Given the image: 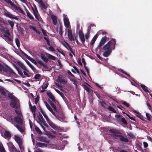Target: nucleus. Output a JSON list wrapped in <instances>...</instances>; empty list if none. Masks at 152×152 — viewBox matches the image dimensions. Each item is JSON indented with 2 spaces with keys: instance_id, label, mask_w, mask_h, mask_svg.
Masks as SVG:
<instances>
[{
  "instance_id": "obj_7",
  "label": "nucleus",
  "mask_w": 152,
  "mask_h": 152,
  "mask_svg": "<svg viewBox=\"0 0 152 152\" xmlns=\"http://www.w3.org/2000/svg\"><path fill=\"white\" fill-rule=\"evenodd\" d=\"M107 40V37L105 36L103 37L99 43V45L97 47L98 49L101 50L102 49V46L105 43Z\"/></svg>"
},
{
  "instance_id": "obj_40",
  "label": "nucleus",
  "mask_w": 152,
  "mask_h": 152,
  "mask_svg": "<svg viewBox=\"0 0 152 152\" xmlns=\"http://www.w3.org/2000/svg\"><path fill=\"white\" fill-rule=\"evenodd\" d=\"M26 63L29 66V67L31 69L34 71L35 70V68L34 67V66L32 65L30 63V62L28 61V60H26Z\"/></svg>"
},
{
  "instance_id": "obj_60",
  "label": "nucleus",
  "mask_w": 152,
  "mask_h": 152,
  "mask_svg": "<svg viewBox=\"0 0 152 152\" xmlns=\"http://www.w3.org/2000/svg\"><path fill=\"white\" fill-rule=\"evenodd\" d=\"M68 47L69 48V50L70 51V52H71V53H72L73 54V55L75 56V53L74 51H73L72 48L69 45Z\"/></svg>"
},
{
  "instance_id": "obj_10",
  "label": "nucleus",
  "mask_w": 152,
  "mask_h": 152,
  "mask_svg": "<svg viewBox=\"0 0 152 152\" xmlns=\"http://www.w3.org/2000/svg\"><path fill=\"white\" fill-rule=\"evenodd\" d=\"M32 9L36 18L39 20V14L37 7L35 5H34V8L32 7Z\"/></svg>"
},
{
  "instance_id": "obj_42",
  "label": "nucleus",
  "mask_w": 152,
  "mask_h": 152,
  "mask_svg": "<svg viewBox=\"0 0 152 152\" xmlns=\"http://www.w3.org/2000/svg\"><path fill=\"white\" fill-rule=\"evenodd\" d=\"M38 119L40 122H41L45 120L42 115L41 114H39V116L38 117Z\"/></svg>"
},
{
  "instance_id": "obj_5",
  "label": "nucleus",
  "mask_w": 152,
  "mask_h": 152,
  "mask_svg": "<svg viewBox=\"0 0 152 152\" xmlns=\"http://www.w3.org/2000/svg\"><path fill=\"white\" fill-rule=\"evenodd\" d=\"M29 60L36 65H37V64H38L42 66L45 69L48 68L46 64L44 63L42 61L39 60V59H37L36 61L32 58L30 59H29Z\"/></svg>"
},
{
  "instance_id": "obj_38",
  "label": "nucleus",
  "mask_w": 152,
  "mask_h": 152,
  "mask_svg": "<svg viewBox=\"0 0 152 152\" xmlns=\"http://www.w3.org/2000/svg\"><path fill=\"white\" fill-rule=\"evenodd\" d=\"M41 58L46 63H47L48 61V58L42 54H41Z\"/></svg>"
},
{
  "instance_id": "obj_43",
  "label": "nucleus",
  "mask_w": 152,
  "mask_h": 152,
  "mask_svg": "<svg viewBox=\"0 0 152 152\" xmlns=\"http://www.w3.org/2000/svg\"><path fill=\"white\" fill-rule=\"evenodd\" d=\"M26 12L27 13V17L31 19H34V17L28 11H27Z\"/></svg>"
},
{
  "instance_id": "obj_47",
  "label": "nucleus",
  "mask_w": 152,
  "mask_h": 152,
  "mask_svg": "<svg viewBox=\"0 0 152 152\" xmlns=\"http://www.w3.org/2000/svg\"><path fill=\"white\" fill-rule=\"evenodd\" d=\"M121 121L124 124H125L126 125H127L128 123L126 121V119L124 117H123L121 118Z\"/></svg>"
},
{
  "instance_id": "obj_46",
  "label": "nucleus",
  "mask_w": 152,
  "mask_h": 152,
  "mask_svg": "<svg viewBox=\"0 0 152 152\" xmlns=\"http://www.w3.org/2000/svg\"><path fill=\"white\" fill-rule=\"evenodd\" d=\"M30 110L32 113H34L36 112V106L34 105L31 108H30Z\"/></svg>"
},
{
  "instance_id": "obj_48",
  "label": "nucleus",
  "mask_w": 152,
  "mask_h": 152,
  "mask_svg": "<svg viewBox=\"0 0 152 152\" xmlns=\"http://www.w3.org/2000/svg\"><path fill=\"white\" fill-rule=\"evenodd\" d=\"M56 91L58 94L62 97H63L64 96V94L63 93L61 92L58 90L57 89H55Z\"/></svg>"
},
{
  "instance_id": "obj_35",
  "label": "nucleus",
  "mask_w": 152,
  "mask_h": 152,
  "mask_svg": "<svg viewBox=\"0 0 152 152\" xmlns=\"http://www.w3.org/2000/svg\"><path fill=\"white\" fill-rule=\"evenodd\" d=\"M136 116L143 121H146L145 119V118L143 117V116L139 113L137 115H136Z\"/></svg>"
},
{
  "instance_id": "obj_57",
  "label": "nucleus",
  "mask_w": 152,
  "mask_h": 152,
  "mask_svg": "<svg viewBox=\"0 0 152 152\" xmlns=\"http://www.w3.org/2000/svg\"><path fill=\"white\" fill-rule=\"evenodd\" d=\"M34 100L35 103L36 104H37L39 100V96H37V97L35 98Z\"/></svg>"
},
{
  "instance_id": "obj_58",
  "label": "nucleus",
  "mask_w": 152,
  "mask_h": 152,
  "mask_svg": "<svg viewBox=\"0 0 152 152\" xmlns=\"http://www.w3.org/2000/svg\"><path fill=\"white\" fill-rule=\"evenodd\" d=\"M122 103L125 106L127 107H128L129 106V104L126 102L123 101L122 102Z\"/></svg>"
},
{
  "instance_id": "obj_29",
  "label": "nucleus",
  "mask_w": 152,
  "mask_h": 152,
  "mask_svg": "<svg viewBox=\"0 0 152 152\" xmlns=\"http://www.w3.org/2000/svg\"><path fill=\"white\" fill-rule=\"evenodd\" d=\"M13 117L11 113H9L7 117V120L8 121L11 122L13 120Z\"/></svg>"
},
{
  "instance_id": "obj_37",
  "label": "nucleus",
  "mask_w": 152,
  "mask_h": 152,
  "mask_svg": "<svg viewBox=\"0 0 152 152\" xmlns=\"http://www.w3.org/2000/svg\"><path fill=\"white\" fill-rule=\"evenodd\" d=\"M107 109L110 111H111L114 113H117L116 111L112 106H109L107 107Z\"/></svg>"
},
{
  "instance_id": "obj_15",
  "label": "nucleus",
  "mask_w": 152,
  "mask_h": 152,
  "mask_svg": "<svg viewBox=\"0 0 152 152\" xmlns=\"http://www.w3.org/2000/svg\"><path fill=\"white\" fill-rule=\"evenodd\" d=\"M11 7L12 8H13L15 10L17 11L19 10V12L22 13L23 15H25V12L20 8V7L16 6L14 4H13Z\"/></svg>"
},
{
  "instance_id": "obj_17",
  "label": "nucleus",
  "mask_w": 152,
  "mask_h": 152,
  "mask_svg": "<svg viewBox=\"0 0 152 152\" xmlns=\"http://www.w3.org/2000/svg\"><path fill=\"white\" fill-rule=\"evenodd\" d=\"M39 4L40 7L42 10H46L47 8V6L46 5L43 3L42 0H39Z\"/></svg>"
},
{
  "instance_id": "obj_24",
  "label": "nucleus",
  "mask_w": 152,
  "mask_h": 152,
  "mask_svg": "<svg viewBox=\"0 0 152 152\" xmlns=\"http://www.w3.org/2000/svg\"><path fill=\"white\" fill-rule=\"evenodd\" d=\"M51 18L52 20L53 24L56 25L57 22L56 16L52 15H51Z\"/></svg>"
},
{
  "instance_id": "obj_33",
  "label": "nucleus",
  "mask_w": 152,
  "mask_h": 152,
  "mask_svg": "<svg viewBox=\"0 0 152 152\" xmlns=\"http://www.w3.org/2000/svg\"><path fill=\"white\" fill-rule=\"evenodd\" d=\"M140 86L141 87L142 89L146 92H149V91L148 90V87H147L145 85L142 84H140Z\"/></svg>"
},
{
  "instance_id": "obj_36",
  "label": "nucleus",
  "mask_w": 152,
  "mask_h": 152,
  "mask_svg": "<svg viewBox=\"0 0 152 152\" xmlns=\"http://www.w3.org/2000/svg\"><path fill=\"white\" fill-rule=\"evenodd\" d=\"M15 126L21 132L23 133L24 132V130L21 126H19L18 124H16Z\"/></svg>"
},
{
  "instance_id": "obj_44",
  "label": "nucleus",
  "mask_w": 152,
  "mask_h": 152,
  "mask_svg": "<svg viewBox=\"0 0 152 152\" xmlns=\"http://www.w3.org/2000/svg\"><path fill=\"white\" fill-rule=\"evenodd\" d=\"M83 88L84 89L86 90L87 92H88V93L90 92V88L87 86L83 85Z\"/></svg>"
},
{
  "instance_id": "obj_31",
  "label": "nucleus",
  "mask_w": 152,
  "mask_h": 152,
  "mask_svg": "<svg viewBox=\"0 0 152 152\" xmlns=\"http://www.w3.org/2000/svg\"><path fill=\"white\" fill-rule=\"evenodd\" d=\"M40 111L41 113L42 114L44 117L46 119L47 122H48V121H49V120H50L49 119V118H48V116L41 109H40Z\"/></svg>"
},
{
  "instance_id": "obj_8",
  "label": "nucleus",
  "mask_w": 152,
  "mask_h": 152,
  "mask_svg": "<svg viewBox=\"0 0 152 152\" xmlns=\"http://www.w3.org/2000/svg\"><path fill=\"white\" fill-rule=\"evenodd\" d=\"M4 15L10 18L14 19L17 20H18L19 19V18L16 16H15L14 15L12 14L10 12L6 10L4 11Z\"/></svg>"
},
{
  "instance_id": "obj_16",
  "label": "nucleus",
  "mask_w": 152,
  "mask_h": 152,
  "mask_svg": "<svg viewBox=\"0 0 152 152\" xmlns=\"http://www.w3.org/2000/svg\"><path fill=\"white\" fill-rule=\"evenodd\" d=\"M47 122L49 125L53 129H57L58 128V126H56L54 123L52 122L50 120Z\"/></svg>"
},
{
  "instance_id": "obj_1",
  "label": "nucleus",
  "mask_w": 152,
  "mask_h": 152,
  "mask_svg": "<svg viewBox=\"0 0 152 152\" xmlns=\"http://www.w3.org/2000/svg\"><path fill=\"white\" fill-rule=\"evenodd\" d=\"M116 43L115 40L114 39H112L103 47V50L105 51L103 53L104 56L107 57L110 54L112 50L115 49Z\"/></svg>"
},
{
  "instance_id": "obj_34",
  "label": "nucleus",
  "mask_w": 152,
  "mask_h": 152,
  "mask_svg": "<svg viewBox=\"0 0 152 152\" xmlns=\"http://www.w3.org/2000/svg\"><path fill=\"white\" fill-rule=\"evenodd\" d=\"M82 63L84 64V68L86 70V72H87V73H89V70L87 67L86 66V63L85 61V60L84 58H83L82 59Z\"/></svg>"
},
{
  "instance_id": "obj_13",
  "label": "nucleus",
  "mask_w": 152,
  "mask_h": 152,
  "mask_svg": "<svg viewBox=\"0 0 152 152\" xmlns=\"http://www.w3.org/2000/svg\"><path fill=\"white\" fill-rule=\"evenodd\" d=\"M4 32L5 33L4 35V37L9 41H11V39L10 37V33L9 31L8 30H4Z\"/></svg>"
},
{
  "instance_id": "obj_22",
  "label": "nucleus",
  "mask_w": 152,
  "mask_h": 152,
  "mask_svg": "<svg viewBox=\"0 0 152 152\" xmlns=\"http://www.w3.org/2000/svg\"><path fill=\"white\" fill-rule=\"evenodd\" d=\"M79 37L81 40L83 44H84L85 42V39L84 35L82 31L79 32Z\"/></svg>"
},
{
  "instance_id": "obj_14",
  "label": "nucleus",
  "mask_w": 152,
  "mask_h": 152,
  "mask_svg": "<svg viewBox=\"0 0 152 152\" xmlns=\"http://www.w3.org/2000/svg\"><path fill=\"white\" fill-rule=\"evenodd\" d=\"M47 94L49 97V98L52 100L53 102L55 104H56V103H58V101L56 100L54 96L51 92H47Z\"/></svg>"
},
{
  "instance_id": "obj_64",
  "label": "nucleus",
  "mask_w": 152,
  "mask_h": 152,
  "mask_svg": "<svg viewBox=\"0 0 152 152\" xmlns=\"http://www.w3.org/2000/svg\"><path fill=\"white\" fill-rule=\"evenodd\" d=\"M46 127H48V124L46 123L45 120L41 122Z\"/></svg>"
},
{
  "instance_id": "obj_3",
  "label": "nucleus",
  "mask_w": 152,
  "mask_h": 152,
  "mask_svg": "<svg viewBox=\"0 0 152 152\" xmlns=\"http://www.w3.org/2000/svg\"><path fill=\"white\" fill-rule=\"evenodd\" d=\"M0 71H3L8 73L10 76H14L16 74L9 66L6 65L5 67L0 64Z\"/></svg>"
},
{
  "instance_id": "obj_27",
  "label": "nucleus",
  "mask_w": 152,
  "mask_h": 152,
  "mask_svg": "<svg viewBox=\"0 0 152 152\" xmlns=\"http://www.w3.org/2000/svg\"><path fill=\"white\" fill-rule=\"evenodd\" d=\"M18 65L23 70L26 71L28 72L27 69L26 68V67L24 66L23 64L20 62H18Z\"/></svg>"
},
{
  "instance_id": "obj_54",
  "label": "nucleus",
  "mask_w": 152,
  "mask_h": 152,
  "mask_svg": "<svg viewBox=\"0 0 152 152\" xmlns=\"http://www.w3.org/2000/svg\"><path fill=\"white\" fill-rule=\"evenodd\" d=\"M41 76L40 74H36L35 75L34 78L36 80L39 79L41 77Z\"/></svg>"
},
{
  "instance_id": "obj_56",
  "label": "nucleus",
  "mask_w": 152,
  "mask_h": 152,
  "mask_svg": "<svg viewBox=\"0 0 152 152\" xmlns=\"http://www.w3.org/2000/svg\"><path fill=\"white\" fill-rule=\"evenodd\" d=\"M145 115L147 120L149 121H150L151 120V115L149 113H146Z\"/></svg>"
},
{
  "instance_id": "obj_4",
  "label": "nucleus",
  "mask_w": 152,
  "mask_h": 152,
  "mask_svg": "<svg viewBox=\"0 0 152 152\" xmlns=\"http://www.w3.org/2000/svg\"><path fill=\"white\" fill-rule=\"evenodd\" d=\"M57 119L59 120H64L65 118V116L64 113L60 109H58L55 112V115H53Z\"/></svg>"
},
{
  "instance_id": "obj_6",
  "label": "nucleus",
  "mask_w": 152,
  "mask_h": 152,
  "mask_svg": "<svg viewBox=\"0 0 152 152\" xmlns=\"http://www.w3.org/2000/svg\"><path fill=\"white\" fill-rule=\"evenodd\" d=\"M109 132L113 134L116 137L120 138V139L122 136V134L116 129H110L109 130Z\"/></svg>"
},
{
  "instance_id": "obj_20",
  "label": "nucleus",
  "mask_w": 152,
  "mask_h": 152,
  "mask_svg": "<svg viewBox=\"0 0 152 152\" xmlns=\"http://www.w3.org/2000/svg\"><path fill=\"white\" fill-rule=\"evenodd\" d=\"M64 22L65 26L69 28L70 26L69 19L65 17L64 19Z\"/></svg>"
},
{
  "instance_id": "obj_2",
  "label": "nucleus",
  "mask_w": 152,
  "mask_h": 152,
  "mask_svg": "<svg viewBox=\"0 0 152 152\" xmlns=\"http://www.w3.org/2000/svg\"><path fill=\"white\" fill-rule=\"evenodd\" d=\"M8 96L11 101L10 104V106L12 108L17 109L18 107V105H17V102L18 101V99L14 95L10 93H9Z\"/></svg>"
},
{
  "instance_id": "obj_11",
  "label": "nucleus",
  "mask_w": 152,
  "mask_h": 152,
  "mask_svg": "<svg viewBox=\"0 0 152 152\" xmlns=\"http://www.w3.org/2000/svg\"><path fill=\"white\" fill-rule=\"evenodd\" d=\"M67 36L69 39L70 41H74V36L72 34V31L71 29H68Z\"/></svg>"
},
{
  "instance_id": "obj_32",
  "label": "nucleus",
  "mask_w": 152,
  "mask_h": 152,
  "mask_svg": "<svg viewBox=\"0 0 152 152\" xmlns=\"http://www.w3.org/2000/svg\"><path fill=\"white\" fill-rule=\"evenodd\" d=\"M49 103L50 104L51 106L55 112L58 109H57L56 107L54 104L50 100L49 101Z\"/></svg>"
},
{
  "instance_id": "obj_59",
  "label": "nucleus",
  "mask_w": 152,
  "mask_h": 152,
  "mask_svg": "<svg viewBox=\"0 0 152 152\" xmlns=\"http://www.w3.org/2000/svg\"><path fill=\"white\" fill-rule=\"evenodd\" d=\"M4 1L6 2L8 4H10L11 6L13 4L12 3V1L10 0H4Z\"/></svg>"
},
{
  "instance_id": "obj_30",
  "label": "nucleus",
  "mask_w": 152,
  "mask_h": 152,
  "mask_svg": "<svg viewBox=\"0 0 152 152\" xmlns=\"http://www.w3.org/2000/svg\"><path fill=\"white\" fill-rule=\"evenodd\" d=\"M15 140L16 142L18 144V145L21 144V143H22L20 138L19 137L17 136H15Z\"/></svg>"
},
{
  "instance_id": "obj_12",
  "label": "nucleus",
  "mask_w": 152,
  "mask_h": 152,
  "mask_svg": "<svg viewBox=\"0 0 152 152\" xmlns=\"http://www.w3.org/2000/svg\"><path fill=\"white\" fill-rule=\"evenodd\" d=\"M14 120L16 123L20 125H22L23 123V120L21 117L19 115L15 117Z\"/></svg>"
},
{
  "instance_id": "obj_55",
  "label": "nucleus",
  "mask_w": 152,
  "mask_h": 152,
  "mask_svg": "<svg viewBox=\"0 0 152 152\" xmlns=\"http://www.w3.org/2000/svg\"><path fill=\"white\" fill-rule=\"evenodd\" d=\"M15 43L18 47H19L20 45V42L18 38L15 39Z\"/></svg>"
},
{
  "instance_id": "obj_21",
  "label": "nucleus",
  "mask_w": 152,
  "mask_h": 152,
  "mask_svg": "<svg viewBox=\"0 0 152 152\" xmlns=\"http://www.w3.org/2000/svg\"><path fill=\"white\" fill-rule=\"evenodd\" d=\"M44 103L45 104L46 107L49 111H50L53 115H55V112L53 111L50 105L47 102L45 101L44 102Z\"/></svg>"
},
{
  "instance_id": "obj_23",
  "label": "nucleus",
  "mask_w": 152,
  "mask_h": 152,
  "mask_svg": "<svg viewBox=\"0 0 152 152\" xmlns=\"http://www.w3.org/2000/svg\"><path fill=\"white\" fill-rule=\"evenodd\" d=\"M9 148L11 152H17V149L13 144L10 145L9 146Z\"/></svg>"
},
{
  "instance_id": "obj_52",
  "label": "nucleus",
  "mask_w": 152,
  "mask_h": 152,
  "mask_svg": "<svg viewBox=\"0 0 152 152\" xmlns=\"http://www.w3.org/2000/svg\"><path fill=\"white\" fill-rule=\"evenodd\" d=\"M5 150L2 144L0 145V152H5Z\"/></svg>"
},
{
  "instance_id": "obj_25",
  "label": "nucleus",
  "mask_w": 152,
  "mask_h": 152,
  "mask_svg": "<svg viewBox=\"0 0 152 152\" xmlns=\"http://www.w3.org/2000/svg\"><path fill=\"white\" fill-rule=\"evenodd\" d=\"M120 140L122 142H129V139L126 137H125L122 135L120 139Z\"/></svg>"
},
{
  "instance_id": "obj_41",
  "label": "nucleus",
  "mask_w": 152,
  "mask_h": 152,
  "mask_svg": "<svg viewBox=\"0 0 152 152\" xmlns=\"http://www.w3.org/2000/svg\"><path fill=\"white\" fill-rule=\"evenodd\" d=\"M0 93L2 95L6 96V92L2 87H0Z\"/></svg>"
},
{
  "instance_id": "obj_9",
  "label": "nucleus",
  "mask_w": 152,
  "mask_h": 152,
  "mask_svg": "<svg viewBox=\"0 0 152 152\" xmlns=\"http://www.w3.org/2000/svg\"><path fill=\"white\" fill-rule=\"evenodd\" d=\"M4 15L10 18L14 19L17 20H18L19 19V18L16 16H15L14 15L12 14L10 12L6 10L4 11Z\"/></svg>"
},
{
  "instance_id": "obj_63",
  "label": "nucleus",
  "mask_w": 152,
  "mask_h": 152,
  "mask_svg": "<svg viewBox=\"0 0 152 152\" xmlns=\"http://www.w3.org/2000/svg\"><path fill=\"white\" fill-rule=\"evenodd\" d=\"M96 40L93 38L90 44L93 45L95 43Z\"/></svg>"
},
{
  "instance_id": "obj_49",
  "label": "nucleus",
  "mask_w": 152,
  "mask_h": 152,
  "mask_svg": "<svg viewBox=\"0 0 152 152\" xmlns=\"http://www.w3.org/2000/svg\"><path fill=\"white\" fill-rule=\"evenodd\" d=\"M61 43L66 48H67L66 46H68L69 45V44L65 41H62Z\"/></svg>"
},
{
  "instance_id": "obj_61",
  "label": "nucleus",
  "mask_w": 152,
  "mask_h": 152,
  "mask_svg": "<svg viewBox=\"0 0 152 152\" xmlns=\"http://www.w3.org/2000/svg\"><path fill=\"white\" fill-rule=\"evenodd\" d=\"M74 41L75 40L77 44H79V42L77 39V36H76L75 37H74Z\"/></svg>"
},
{
  "instance_id": "obj_18",
  "label": "nucleus",
  "mask_w": 152,
  "mask_h": 152,
  "mask_svg": "<svg viewBox=\"0 0 152 152\" xmlns=\"http://www.w3.org/2000/svg\"><path fill=\"white\" fill-rule=\"evenodd\" d=\"M38 139L39 141L41 142L47 143H49L50 142V140H49L47 139L45 137H38Z\"/></svg>"
},
{
  "instance_id": "obj_50",
  "label": "nucleus",
  "mask_w": 152,
  "mask_h": 152,
  "mask_svg": "<svg viewBox=\"0 0 152 152\" xmlns=\"http://www.w3.org/2000/svg\"><path fill=\"white\" fill-rule=\"evenodd\" d=\"M48 83H46L45 84H44L42 86L41 88L42 89H45L48 87Z\"/></svg>"
},
{
  "instance_id": "obj_45",
  "label": "nucleus",
  "mask_w": 152,
  "mask_h": 152,
  "mask_svg": "<svg viewBox=\"0 0 152 152\" xmlns=\"http://www.w3.org/2000/svg\"><path fill=\"white\" fill-rule=\"evenodd\" d=\"M8 22L9 23V24L10 25V26L12 29H13V27L14 26V22L10 20H8Z\"/></svg>"
},
{
  "instance_id": "obj_62",
  "label": "nucleus",
  "mask_w": 152,
  "mask_h": 152,
  "mask_svg": "<svg viewBox=\"0 0 152 152\" xmlns=\"http://www.w3.org/2000/svg\"><path fill=\"white\" fill-rule=\"evenodd\" d=\"M126 115L131 120H133L134 121H136L135 119L134 118V117L130 116L129 115H128L127 114H126Z\"/></svg>"
},
{
  "instance_id": "obj_39",
  "label": "nucleus",
  "mask_w": 152,
  "mask_h": 152,
  "mask_svg": "<svg viewBox=\"0 0 152 152\" xmlns=\"http://www.w3.org/2000/svg\"><path fill=\"white\" fill-rule=\"evenodd\" d=\"M47 56H48V58L50 59H52L53 60H56L55 57L51 55H50L48 53H47Z\"/></svg>"
},
{
  "instance_id": "obj_28",
  "label": "nucleus",
  "mask_w": 152,
  "mask_h": 152,
  "mask_svg": "<svg viewBox=\"0 0 152 152\" xmlns=\"http://www.w3.org/2000/svg\"><path fill=\"white\" fill-rule=\"evenodd\" d=\"M57 80L58 82L61 83L66 84L67 83V81L62 79L61 77L60 76H58V77Z\"/></svg>"
},
{
  "instance_id": "obj_51",
  "label": "nucleus",
  "mask_w": 152,
  "mask_h": 152,
  "mask_svg": "<svg viewBox=\"0 0 152 152\" xmlns=\"http://www.w3.org/2000/svg\"><path fill=\"white\" fill-rule=\"evenodd\" d=\"M35 130L38 134H41L42 133V132L38 127H36Z\"/></svg>"
},
{
  "instance_id": "obj_53",
  "label": "nucleus",
  "mask_w": 152,
  "mask_h": 152,
  "mask_svg": "<svg viewBox=\"0 0 152 152\" xmlns=\"http://www.w3.org/2000/svg\"><path fill=\"white\" fill-rule=\"evenodd\" d=\"M90 33V30H88V31L85 35V38L86 39H88V38L89 37V36Z\"/></svg>"
},
{
  "instance_id": "obj_19",
  "label": "nucleus",
  "mask_w": 152,
  "mask_h": 152,
  "mask_svg": "<svg viewBox=\"0 0 152 152\" xmlns=\"http://www.w3.org/2000/svg\"><path fill=\"white\" fill-rule=\"evenodd\" d=\"M4 136L3 137L6 139H10L11 137V134L10 132L7 130L4 132Z\"/></svg>"
},
{
  "instance_id": "obj_26",
  "label": "nucleus",
  "mask_w": 152,
  "mask_h": 152,
  "mask_svg": "<svg viewBox=\"0 0 152 152\" xmlns=\"http://www.w3.org/2000/svg\"><path fill=\"white\" fill-rule=\"evenodd\" d=\"M36 146L37 147H39L42 148L45 147H47V144L44 143H42L40 142H37L36 143Z\"/></svg>"
}]
</instances>
